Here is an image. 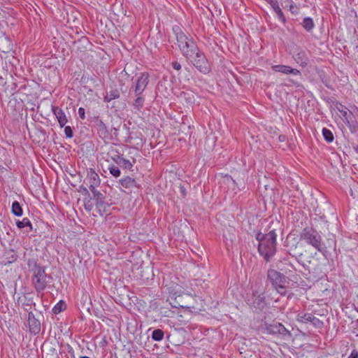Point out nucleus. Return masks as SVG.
<instances>
[{"mask_svg": "<svg viewBox=\"0 0 358 358\" xmlns=\"http://www.w3.org/2000/svg\"><path fill=\"white\" fill-rule=\"evenodd\" d=\"M255 238L259 241L257 250L259 255L263 257L266 262H270L277 250V234L275 229H271L266 234H263L260 231L257 232L255 234Z\"/></svg>", "mask_w": 358, "mask_h": 358, "instance_id": "nucleus-1", "label": "nucleus"}, {"mask_svg": "<svg viewBox=\"0 0 358 358\" xmlns=\"http://www.w3.org/2000/svg\"><path fill=\"white\" fill-rule=\"evenodd\" d=\"M28 266L32 273L31 284L37 293H42L52 280L50 275L45 272V267L37 263L34 259H29Z\"/></svg>", "mask_w": 358, "mask_h": 358, "instance_id": "nucleus-2", "label": "nucleus"}, {"mask_svg": "<svg viewBox=\"0 0 358 358\" xmlns=\"http://www.w3.org/2000/svg\"><path fill=\"white\" fill-rule=\"evenodd\" d=\"M300 240L305 241L318 252H322L325 247L320 232L311 227L303 228L299 235Z\"/></svg>", "mask_w": 358, "mask_h": 358, "instance_id": "nucleus-3", "label": "nucleus"}, {"mask_svg": "<svg viewBox=\"0 0 358 358\" xmlns=\"http://www.w3.org/2000/svg\"><path fill=\"white\" fill-rule=\"evenodd\" d=\"M194 66L203 74L208 73L210 70V65L206 55L203 52L198 49L192 56L187 58Z\"/></svg>", "mask_w": 358, "mask_h": 358, "instance_id": "nucleus-4", "label": "nucleus"}, {"mask_svg": "<svg viewBox=\"0 0 358 358\" xmlns=\"http://www.w3.org/2000/svg\"><path fill=\"white\" fill-rule=\"evenodd\" d=\"M169 292L171 294H173V296H171L169 299H168V301H170V304L172 307L176 308H182L185 309H190L194 308V306L187 301L188 300L194 299L192 295L185 293L177 294L178 292H173L171 290H169Z\"/></svg>", "mask_w": 358, "mask_h": 358, "instance_id": "nucleus-5", "label": "nucleus"}, {"mask_svg": "<svg viewBox=\"0 0 358 358\" xmlns=\"http://www.w3.org/2000/svg\"><path fill=\"white\" fill-rule=\"evenodd\" d=\"M150 81V74L148 72L141 73L139 76L134 83L130 89V94L134 93V95L143 94Z\"/></svg>", "mask_w": 358, "mask_h": 358, "instance_id": "nucleus-6", "label": "nucleus"}, {"mask_svg": "<svg viewBox=\"0 0 358 358\" xmlns=\"http://www.w3.org/2000/svg\"><path fill=\"white\" fill-rule=\"evenodd\" d=\"M285 275L284 272L281 273L276 269L269 268L267 271L266 277L273 288L275 287L282 288V285L287 282V278Z\"/></svg>", "mask_w": 358, "mask_h": 358, "instance_id": "nucleus-7", "label": "nucleus"}, {"mask_svg": "<svg viewBox=\"0 0 358 358\" xmlns=\"http://www.w3.org/2000/svg\"><path fill=\"white\" fill-rule=\"evenodd\" d=\"M274 266L279 271L284 272L285 274L296 271L295 266L291 263L288 255L280 257L276 259L274 262Z\"/></svg>", "mask_w": 358, "mask_h": 358, "instance_id": "nucleus-8", "label": "nucleus"}, {"mask_svg": "<svg viewBox=\"0 0 358 358\" xmlns=\"http://www.w3.org/2000/svg\"><path fill=\"white\" fill-rule=\"evenodd\" d=\"M296 320L302 323L310 322L317 329H322L324 327V322L322 320L309 313H299Z\"/></svg>", "mask_w": 358, "mask_h": 358, "instance_id": "nucleus-9", "label": "nucleus"}, {"mask_svg": "<svg viewBox=\"0 0 358 358\" xmlns=\"http://www.w3.org/2000/svg\"><path fill=\"white\" fill-rule=\"evenodd\" d=\"M292 57L303 68L306 67L309 63L308 52L301 48H296L294 50Z\"/></svg>", "mask_w": 358, "mask_h": 358, "instance_id": "nucleus-10", "label": "nucleus"}, {"mask_svg": "<svg viewBox=\"0 0 358 358\" xmlns=\"http://www.w3.org/2000/svg\"><path fill=\"white\" fill-rule=\"evenodd\" d=\"M183 45V48H179V49L182 52V55L186 58H189L199 49L195 41L191 37Z\"/></svg>", "mask_w": 358, "mask_h": 358, "instance_id": "nucleus-11", "label": "nucleus"}, {"mask_svg": "<svg viewBox=\"0 0 358 358\" xmlns=\"http://www.w3.org/2000/svg\"><path fill=\"white\" fill-rule=\"evenodd\" d=\"M28 324L31 334L34 335L39 334L41 328V321L36 318L32 312L28 313Z\"/></svg>", "mask_w": 358, "mask_h": 358, "instance_id": "nucleus-12", "label": "nucleus"}, {"mask_svg": "<svg viewBox=\"0 0 358 358\" xmlns=\"http://www.w3.org/2000/svg\"><path fill=\"white\" fill-rule=\"evenodd\" d=\"M248 303L257 310H263L266 306L265 297L263 294H253L248 299Z\"/></svg>", "mask_w": 358, "mask_h": 358, "instance_id": "nucleus-13", "label": "nucleus"}, {"mask_svg": "<svg viewBox=\"0 0 358 358\" xmlns=\"http://www.w3.org/2000/svg\"><path fill=\"white\" fill-rule=\"evenodd\" d=\"M267 331L271 334H280L282 336L289 335L290 336L291 334L289 331H288L284 325H282L281 323L275 322L271 324H268L266 327Z\"/></svg>", "mask_w": 358, "mask_h": 358, "instance_id": "nucleus-14", "label": "nucleus"}, {"mask_svg": "<svg viewBox=\"0 0 358 358\" xmlns=\"http://www.w3.org/2000/svg\"><path fill=\"white\" fill-rule=\"evenodd\" d=\"M272 69L275 72L282 73L286 75L292 74L294 76H301V73L296 69L292 68L289 66L278 64L272 66Z\"/></svg>", "mask_w": 358, "mask_h": 358, "instance_id": "nucleus-15", "label": "nucleus"}, {"mask_svg": "<svg viewBox=\"0 0 358 358\" xmlns=\"http://www.w3.org/2000/svg\"><path fill=\"white\" fill-rule=\"evenodd\" d=\"M94 200H95L96 207L99 214L103 215V214L106 213L110 205L106 201V196L103 194Z\"/></svg>", "mask_w": 358, "mask_h": 358, "instance_id": "nucleus-16", "label": "nucleus"}, {"mask_svg": "<svg viewBox=\"0 0 358 358\" xmlns=\"http://www.w3.org/2000/svg\"><path fill=\"white\" fill-rule=\"evenodd\" d=\"M112 159L117 165L122 167L124 169L131 170L134 164L136 163V159L133 158L132 162L128 159L123 158L121 155H117L112 157Z\"/></svg>", "mask_w": 358, "mask_h": 358, "instance_id": "nucleus-17", "label": "nucleus"}, {"mask_svg": "<svg viewBox=\"0 0 358 358\" xmlns=\"http://www.w3.org/2000/svg\"><path fill=\"white\" fill-rule=\"evenodd\" d=\"M173 31L176 35V38L177 40V44L178 45V48H184V44L185 42L187 41L190 38V37H188L185 33H183L180 28L176 25L173 27Z\"/></svg>", "mask_w": 358, "mask_h": 358, "instance_id": "nucleus-18", "label": "nucleus"}, {"mask_svg": "<svg viewBox=\"0 0 358 358\" xmlns=\"http://www.w3.org/2000/svg\"><path fill=\"white\" fill-rule=\"evenodd\" d=\"M52 110L55 115L60 127H64L68 122L66 115L64 110L57 106H52Z\"/></svg>", "mask_w": 358, "mask_h": 358, "instance_id": "nucleus-19", "label": "nucleus"}, {"mask_svg": "<svg viewBox=\"0 0 358 358\" xmlns=\"http://www.w3.org/2000/svg\"><path fill=\"white\" fill-rule=\"evenodd\" d=\"M96 127L100 138L106 139L109 137L110 134L106 125L99 117H96Z\"/></svg>", "mask_w": 358, "mask_h": 358, "instance_id": "nucleus-20", "label": "nucleus"}, {"mask_svg": "<svg viewBox=\"0 0 358 358\" xmlns=\"http://www.w3.org/2000/svg\"><path fill=\"white\" fill-rule=\"evenodd\" d=\"M266 1L271 7L274 13L278 17V20L281 22H285V15L282 11V9L280 8L278 0H264Z\"/></svg>", "mask_w": 358, "mask_h": 358, "instance_id": "nucleus-21", "label": "nucleus"}, {"mask_svg": "<svg viewBox=\"0 0 358 358\" xmlns=\"http://www.w3.org/2000/svg\"><path fill=\"white\" fill-rule=\"evenodd\" d=\"M87 179L89 180V187H99L101 183L99 176L92 169L87 171Z\"/></svg>", "mask_w": 358, "mask_h": 358, "instance_id": "nucleus-22", "label": "nucleus"}, {"mask_svg": "<svg viewBox=\"0 0 358 358\" xmlns=\"http://www.w3.org/2000/svg\"><path fill=\"white\" fill-rule=\"evenodd\" d=\"M18 255L17 252L13 250H8L4 252L3 264L5 265L10 264L17 261Z\"/></svg>", "mask_w": 358, "mask_h": 358, "instance_id": "nucleus-23", "label": "nucleus"}, {"mask_svg": "<svg viewBox=\"0 0 358 358\" xmlns=\"http://www.w3.org/2000/svg\"><path fill=\"white\" fill-rule=\"evenodd\" d=\"M136 97L132 103V106L138 110H140L143 108L144 103H145V96L143 94H140L139 95H134Z\"/></svg>", "mask_w": 358, "mask_h": 358, "instance_id": "nucleus-24", "label": "nucleus"}, {"mask_svg": "<svg viewBox=\"0 0 358 358\" xmlns=\"http://www.w3.org/2000/svg\"><path fill=\"white\" fill-rule=\"evenodd\" d=\"M120 96V93L117 89H114L108 92H106L103 97L104 102H110L113 99H118Z\"/></svg>", "mask_w": 358, "mask_h": 358, "instance_id": "nucleus-25", "label": "nucleus"}, {"mask_svg": "<svg viewBox=\"0 0 358 358\" xmlns=\"http://www.w3.org/2000/svg\"><path fill=\"white\" fill-rule=\"evenodd\" d=\"M119 182L124 188H131L136 186L135 179L129 176L120 179Z\"/></svg>", "mask_w": 358, "mask_h": 358, "instance_id": "nucleus-26", "label": "nucleus"}, {"mask_svg": "<svg viewBox=\"0 0 358 358\" xmlns=\"http://www.w3.org/2000/svg\"><path fill=\"white\" fill-rule=\"evenodd\" d=\"M11 212L12 213L17 217H20L23 214V210L22 206L17 201H15L12 203L11 206Z\"/></svg>", "mask_w": 358, "mask_h": 358, "instance_id": "nucleus-27", "label": "nucleus"}, {"mask_svg": "<svg viewBox=\"0 0 358 358\" xmlns=\"http://www.w3.org/2000/svg\"><path fill=\"white\" fill-rule=\"evenodd\" d=\"M16 225L19 229H22L25 227H29V231H31L33 229L32 224L27 217L23 218L22 220H17L16 222Z\"/></svg>", "mask_w": 358, "mask_h": 358, "instance_id": "nucleus-28", "label": "nucleus"}, {"mask_svg": "<svg viewBox=\"0 0 358 358\" xmlns=\"http://www.w3.org/2000/svg\"><path fill=\"white\" fill-rule=\"evenodd\" d=\"M164 333L160 329H155L152 333V338L155 341H160L164 338Z\"/></svg>", "mask_w": 358, "mask_h": 358, "instance_id": "nucleus-29", "label": "nucleus"}, {"mask_svg": "<svg viewBox=\"0 0 358 358\" xmlns=\"http://www.w3.org/2000/svg\"><path fill=\"white\" fill-rule=\"evenodd\" d=\"M66 308V303L62 300L59 301L52 308L54 314L57 315Z\"/></svg>", "mask_w": 358, "mask_h": 358, "instance_id": "nucleus-30", "label": "nucleus"}, {"mask_svg": "<svg viewBox=\"0 0 358 358\" xmlns=\"http://www.w3.org/2000/svg\"><path fill=\"white\" fill-rule=\"evenodd\" d=\"M322 135L327 142H328V143L333 142L334 137L333 133L329 129H328L327 128H323L322 129Z\"/></svg>", "mask_w": 358, "mask_h": 358, "instance_id": "nucleus-31", "label": "nucleus"}, {"mask_svg": "<svg viewBox=\"0 0 358 358\" xmlns=\"http://www.w3.org/2000/svg\"><path fill=\"white\" fill-rule=\"evenodd\" d=\"M108 171L115 178H118L121 174V171L119 167L113 164L109 166Z\"/></svg>", "mask_w": 358, "mask_h": 358, "instance_id": "nucleus-32", "label": "nucleus"}, {"mask_svg": "<svg viewBox=\"0 0 358 358\" xmlns=\"http://www.w3.org/2000/svg\"><path fill=\"white\" fill-rule=\"evenodd\" d=\"M289 6L287 7L289 8V11L292 13V14H297L299 13V8L298 6L296 5V3L292 1V3H290L289 4H288Z\"/></svg>", "mask_w": 358, "mask_h": 358, "instance_id": "nucleus-33", "label": "nucleus"}, {"mask_svg": "<svg viewBox=\"0 0 358 358\" xmlns=\"http://www.w3.org/2000/svg\"><path fill=\"white\" fill-rule=\"evenodd\" d=\"M336 107L343 114L344 117L346 116L347 111L345 110V109L347 108L345 106H343L342 103L336 101Z\"/></svg>", "mask_w": 358, "mask_h": 358, "instance_id": "nucleus-34", "label": "nucleus"}, {"mask_svg": "<svg viewBox=\"0 0 358 358\" xmlns=\"http://www.w3.org/2000/svg\"><path fill=\"white\" fill-rule=\"evenodd\" d=\"M273 289L276 290L278 293H279L282 296H286L287 294V290L285 284L282 285V288L275 287Z\"/></svg>", "mask_w": 358, "mask_h": 358, "instance_id": "nucleus-35", "label": "nucleus"}, {"mask_svg": "<svg viewBox=\"0 0 358 358\" xmlns=\"http://www.w3.org/2000/svg\"><path fill=\"white\" fill-rule=\"evenodd\" d=\"M64 133L66 137L68 138H71L73 136V131L70 126H66L64 127Z\"/></svg>", "mask_w": 358, "mask_h": 358, "instance_id": "nucleus-36", "label": "nucleus"}, {"mask_svg": "<svg viewBox=\"0 0 358 358\" xmlns=\"http://www.w3.org/2000/svg\"><path fill=\"white\" fill-rule=\"evenodd\" d=\"M96 187H89L90 188V190L91 191L92 195H93V197L92 199H96V197H99L101 195H102L103 194L99 192V190H97L96 189Z\"/></svg>", "mask_w": 358, "mask_h": 358, "instance_id": "nucleus-37", "label": "nucleus"}, {"mask_svg": "<svg viewBox=\"0 0 358 358\" xmlns=\"http://www.w3.org/2000/svg\"><path fill=\"white\" fill-rule=\"evenodd\" d=\"M79 192H81V194L84 196H90V192L87 187H85L83 185H81L80 187Z\"/></svg>", "mask_w": 358, "mask_h": 358, "instance_id": "nucleus-38", "label": "nucleus"}, {"mask_svg": "<svg viewBox=\"0 0 358 358\" xmlns=\"http://www.w3.org/2000/svg\"><path fill=\"white\" fill-rule=\"evenodd\" d=\"M85 208L87 211H91L93 208V203L91 202V200L89 199L88 201L85 202Z\"/></svg>", "mask_w": 358, "mask_h": 358, "instance_id": "nucleus-39", "label": "nucleus"}, {"mask_svg": "<svg viewBox=\"0 0 358 358\" xmlns=\"http://www.w3.org/2000/svg\"><path fill=\"white\" fill-rule=\"evenodd\" d=\"M288 82L289 83V84H287V85H293V86H295L296 87H299L300 86H301V85L300 84V83H299L298 81H296L294 80V79H288Z\"/></svg>", "mask_w": 358, "mask_h": 358, "instance_id": "nucleus-40", "label": "nucleus"}, {"mask_svg": "<svg viewBox=\"0 0 358 358\" xmlns=\"http://www.w3.org/2000/svg\"><path fill=\"white\" fill-rule=\"evenodd\" d=\"M78 115L80 119L85 120V109L82 107H80L78 108Z\"/></svg>", "mask_w": 358, "mask_h": 358, "instance_id": "nucleus-41", "label": "nucleus"}, {"mask_svg": "<svg viewBox=\"0 0 358 358\" xmlns=\"http://www.w3.org/2000/svg\"><path fill=\"white\" fill-rule=\"evenodd\" d=\"M303 24V27H304V29L307 31L310 32L312 31V29H313L315 24Z\"/></svg>", "mask_w": 358, "mask_h": 358, "instance_id": "nucleus-42", "label": "nucleus"}, {"mask_svg": "<svg viewBox=\"0 0 358 358\" xmlns=\"http://www.w3.org/2000/svg\"><path fill=\"white\" fill-rule=\"evenodd\" d=\"M171 66L175 70L179 71L181 69L180 64L176 61L173 62Z\"/></svg>", "mask_w": 358, "mask_h": 358, "instance_id": "nucleus-43", "label": "nucleus"}, {"mask_svg": "<svg viewBox=\"0 0 358 358\" xmlns=\"http://www.w3.org/2000/svg\"><path fill=\"white\" fill-rule=\"evenodd\" d=\"M348 358H358V351L357 350H353Z\"/></svg>", "mask_w": 358, "mask_h": 358, "instance_id": "nucleus-44", "label": "nucleus"}, {"mask_svg": "<svg viewBox=\"0 0 358 358\" xmlns=\"http://www.w3.org/2000/svg\"><path fill=\"white\" fill-rule=\"evenodd\" d=\"M282 1V5H284L285 8H287L290 3H292V0H281Z\"/></svg>", "mask_w": 358, "mask_h": 358, "instance_id": "nucleus-45", "label": "nucleus"}, {"mask_svg": "<svg viewBox=\"0 0 358 358\" xmlns=\"http://www.w3.org/2000/svg\"><path fill=\"white\" fill-rule=\"evenodd\" d=\"M32 303H33L32 299H29V300H27V302L24 303L23 305L24 306H31Z\"/></svg>", "mask_w": 358, "mask_h": 358, "instance_id": "nucleus-46", "label": "nucleus"}, {"mask_svg": "<svg viewBox=\"0 0 358 358\" xmlns=\"http://www.w3.org/2000/svg\"><path fill=\"white\" fill-rule=\"evenodd\" d=\"M180 191L182 193V195L185 197L186 196V190L184 187H180Z\"/></svg>", "mask_w": 358, "mask_h": 358, "instance_id": "nucleus-47", "label": "nucleus"}, {"mask_svg": "<svg viewBox=\"0 0 358 358\" xmlns=\"http://www.w3.org/2000/svg\"><path fill=\"white\" fill-rule=\"evenodd\" d=\"M303 22H313V21H312L311 18L307 17V18L304 19Z\"/></svg>", "mask_w": 358, "mask_h": 358, "instance_id": "nucleus-48", "label": "nucleus"}, {"mask_svg": "<svg viewBox=\"0 0 358 358\" xmlns=\"http://www.w3.org/2000/svg\"><path fill=\"white\" fill-rule=\"evenodd\" d=\"M353 149L357 154H358V144L353 146Z\"/></svg>", "mask_w": 358, "mask_h": 358, "instance_id": "nucleus-49", "label": "nucleus"}, {"mask_svg": "<svg viewBox=\"0 0 358 358\" xmlns=\"http://www.w3.org/2000/svg\"><path fill=\"white\" fill-rule=\"evenodd\" d=\"M192 97H190V96H189V97L187 98V101H188L189 103H191V102H192V101H194V96L192 95Z\"/></svg>", "mask_w": 358, "mask_h": 358, "instance_id": "nucleus-50", "label": "nucleus"}, {"mask_svg": "<svg viewBox=\"0 0 358 358\" xmlns=\"http://www.w3.org/2000/svg\"><path fill=\"white\" fill-rule=\"evenodd\" d=\"M301 265L303 266V267L306 269V270H309L308 267L307 266V265L304 264H301Z\"/></svg>", "mask_w": 358, "mask_h": 358, "instance_id": "nucleus-51", "label": "nucleus"}, {"mask_svg": "<svg viewBox=\"0 0 358 358\" xmlns=\"http://www.w3.org/2000/svg\"><path fill=\"white\" fill-rule=\"evenodd\" d=\"M80 358H90V357H87V356H82V357H80Z\"/></svg>", "mask_w": 358, "mask_h": 358, "instance_id": "nucleus-52", "label": "nucleus"}]
</instances>
